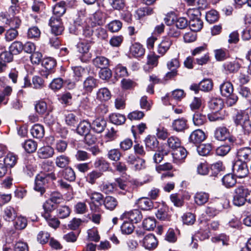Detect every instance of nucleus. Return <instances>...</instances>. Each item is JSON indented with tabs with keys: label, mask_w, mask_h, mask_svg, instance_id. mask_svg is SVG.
Segmentation results:
<instances>
[{
	"label": "nucleus",
	"mask_w": 251,
	"mask_h": 251,
	"mask_svg": "<svg viewBox=\"0 0 251 251\" xmlns=\"http://www.w3.org/2000/svg\"><path fill=\"white\" fill-rule=\"evenodd\" d=\"M56 179L54 174L40 172L37 175L35 180L34 190L42 195L46 191V187L50 180Z\"/></svg>",
	"instance_id": "obj_1"
},
{
	"label": "nucleus",
	"mask_w": 251,
	"mask_h": 251,
	"mask_svg": "<svg viewBox=\"0 0 251 251\" xmlns=\"http://www.w3.org/2000/svg\"><path fill=\"white\" fill-rule=\"evenodd\" d=\"M86 194L90 199V209L93 212H99L100 206L103 202V196L100 193L93 191L91 189L87 190Z\"/></svg>",
	"instance_id": "obj_2"
},
{
	"label": "nucleus",
	"mask_w": 251,
	"mask_h": 251,
	"mask_svg": "<svg viewBox=\"0 0 251 251\" xmlns=\"http://www.w3.org/2000/svg\"><path fill=\"white\" fill-rule=\"evenodd\" d=\"M188 15L190 18L189 26L192 31L197 32L203 26V22L200 17V12L198 9H189Z\"/></svg>",
	"instance_id": "obj_3"
},
{
	"label": "nucleus",
	"mask_w": 251,
	"mask_h": 251,
	"mask_svg": "<svg viewBox=\"0 0 251 251\" xmlns=\"http://www.w3.org/2000/svg\"><path fill=\"white\" fill-rule=\"evenodd\" d=\"M91 44L92 41L90 39L82 40L77 43L76 45L77 51L80 53L83 54V55L80 57L81 61L84 62H86L90 58L88 52L91 46Z\"/></svg>",
	"instance_id": "obj_4"
},
{
	"label": "nucleus",
	"mask_w": 251,
	"mask_h": 251,
	"mask_svg": "<svg viewBox=\"0 0 251 251\" xmlns=\"http://www.w3.org/2000/svg\"><path fill=\"white\" fill-rule=\"evenodd\" d=\"M247 201L245 195V186L240 185L234 190L232 202L237 206L244 205Z\"/></svg>",
	"instance_id": "obj_5"
},
{
	"label": "nucleus",
	"mask_w": 251,
	"mask_h": 251,
	"mask_svg": "<svg viewBox=\"0 0 251 251\" xmlns=\"http://www.w3.org/2000/svg\"><path fill=\"white\" fill-rule=\"evenodd\" d=\"M232 170L235 175L239 178L246 177L249 173L246 163L237 160L233 164Z\"/></svg>",
	"instance_id": "obj_6"
},
{
	"label": "nucleus",
	"mask_w": 251,
	"mask_h": 251,
	"mask_svg": "<svg viewBox=\"0 0 251 251\" xmlns=\"http://www.w3.org/2000/svg\"><path fill=\"white\" fill-rule=\"evenodd\" d=\"M49 25L51 27V32L55 35H60L64 30V27L60 18L51 17L49 21Z\"/></svg>",
	"instance_id": "obj_7"
},
{
	"label": "nucleus",
	"mask_w": 251,
	"mask_h": 251,
	"mask_svg": "<svg viewBox=\"0 0 251 251\" xmlns=\"http://www.w3.org/2000/svg\"><path fill=\"white\" fill-rule=\"evenodd\" d=\"M187 155L186 150L180 146L173 151L172 156L173 161L175 163L178 164L182 162Z\"/></svg>",
	"instance_id": "obj_8"
},
{
	"label": "nucleus",
	"mask_w": 251,
	"mask_h": 251,
	"mask_svg": "<svg viewBox=\"0 0 251 251\" xmlns=\"http://www.w3.org/2000/svg\"><path fill=\"white\" fill-rule=\"evenodd\" d=\"M98 85V80L93 76H89L83 81V89L85 93H91Z\"/></svg>",
	"instance_id": "obj_9"
},
{
	"label": "nucleus",
	"mask_w": 251,
	"mask_h": 251,
	"mask_svg": "<svg viewBox=\"0 0 251 251\" xmlns=\"http://www.w3.org/2000/svg\"><path fill=\"white\" fill-rule=\"evenodd\" d=\"M158 245V241L155 236L152 234L146 235L143 241V246L149 250L155 249Z\"/></svg>",
	"instance_id": "obj_10"
},
{
	"label": "nucleus",
	"mask_w": 251,
	"mask_h": 251,
	"mask_svg": "<svg viewBox=\"0 0 251 251\" xmlns=\"http://www.w3.org/2000/svg\"><path fill=\"white\" fill-rule=\"evenodd\" d=\"M122 217L129 219L134 223L139 222L142 219V213L138 209H134L129 212H126L123 214Z\"/></svg>",
	"instance_id": "obj_11"
},
{
	"label": "nucleus",
	"mask_w": 251,
	"mask_h": 251,
	"mask_svg": "<svg viewBox=\"0 0 251 251\" xmlns=\"http://www.w3.org/2000/svg\"><path fill=\"white\" fill-rule=\"evenodd\" d=\"M237 156L238 161L246 163L251 159V148L250 147L241 148L238 150Z\"/></svg>",
	"instance_id": "obj_12"
},
{
	"label": "nucleus",
	"mask_w": 251,
	"mask_h": 251,
	"mask_svg": "<svg viewBox=\"0 0 251 251\" xmlns=\"http://www.w3.org/2000/svg\"><path fill=\"white\" fill-rule=\"evenodd\" d=\"M205 139L204 132L201 129L194 130L189 136V142L194 144L201 143Z\"/></svg>",
	"instance_id": "obj_13"
},
{
	"label": "nucleus",
	"mask_w": 251,
	"mask_h": 251,
	"mask_svg": "<svg viewBox=\"0 0 251 251\" xmlns=\"http://www.w3.org/2000/svg\"><path fill=\"white\" fill-rule=\"evenodd\" d=\"M223 67L226 74L236 73L241 68V65L238 62L233 61L225 63Z\"/></svg>",
	"instance_id": "obj_14"
},
{
	"label": "nucleus",
	"mask_w": 251,
	"mask_h": 251,
	"mask_svg": "<svg viewBox=\"0 0 251 251\" xmlns=\"http://www.w3.org/2000/svg\"><path fill=\"white\" fill-rule=\"evenodd\" d=\"M172 43L173 41L169 38L163 39L158 46L157 52L161 56L164 55L170 49Z\"/></svg>",
	"instance_id": "obj_15"
},
{
	"label": "nucleus",
	"mask_w": 251,
	"mask_h": 251,
	"mask_svg": "<svg viewBox=\"0 0 251 251\" xmlns=\"http://www.w3.org/2000/svg\"><path fill=\"white\" fill-rule=\"evenodd\" d=\"M37 153L39 158L46 159L52 157L54 153V151L51 147L47 146L40 148Z\"/></svg>",
	"instance_id": "obj_16"
},
{
	"label": "nucleus",
	"mask_w": 251,
	"mask_h": 251,
	"mask_svg": "<svg viewBox=\"0 0 251 251\" xmlns=\"http://www.w3.org/2000/svg\"><path fill=\"white\" fill-rule=\"evenodd\" d=\"M106 126V122L103 119L98 118L94 120L92 125V129L97 133H101Z\"/></svg>",
	"instance_id": "obj_17"
},
{
	"label": "nucleus",
	"mask_w": 251,
	"mask_h": 251,
	"mask_svg": "<svg viewBox=\"0 0 251 251\" xmlns=\"http://www.w3.org/2000/svg\"><path fill=\"white\" fill-rule=\"evenodd\" d=\"M144 53L145 49L139 43H134L130 48V54L135 57H141Z\"/></svg>",
	"instance_id": "obj_18"
},
{
	"label": "nucleus",
	"mask_w": 251,
	"mask_h": 251,
	"mask_svg": "<svg viewBox=\"0 0 251 251\" xmlns=\"http://www.w3.org/2000/svg\"><path fill=\"white\" fill-rule=\"evenodd\" d=\"M2 162L5 164L7 169L13 168L17 163L18 157L12 153H10L2 159H1Z\"/></svg>",
	"instance_id": "obj_19"
},
{
	"label": "nucleus",
	"mask_w": 251,
	"mask_h": 251,
	"mask_svg": "<svg viewBox=\"0 0 251 251\" xmlns=\"http://www.w3.org/2000/svg\"><path fill=\"white\" fill-rule=\"evenodd\" d=\"M111 97V93L106 87L99 89L97 92V99L101 101H106L110 100Z\"/></svg>",
	"instance_id": "obj_20"
},
{
	"label": "nucleus",
	"mask_w": 251,
	"mask_h": 251,
	"mask_svg": "<svg viewBox=\"0 0 251 251\" xmlns=\"http://www.w3.org/2000/svg\"><path fill=\"white\" fill-rule=\"evenodd\" d=\"M2 217L5 221L10 222L17 217V213L13 207L8 206L4 209Z\"/></svg>",
	"instance_id": "obj_21"
},
{
	"label": "nucleus",
	"mask_w": 251,
	"mask_h": 251,
	"mask_svg": "<svg viewBox=\"0 0 251 251\" xmlns=\"http://www.w3.org/2000/svg\"><path fill=\"white\" fill-rule=\"evenodd\" d=\"M103 203L106 209L112 211L118 205V201L115 198L109 196L104 198Z\"/></svg>",
	"instance_id": "obj_22"
},
{
	"label": "nucleus",
	"mask_w": 251,
	"mask_h": 251,
	"mask_svg": "<svg viewBox=\"0 0 251 251\" xmlns=\"http://www.w3.org/2000/svg\"><path fill=\"white\" fill-rule=\"evenodd\" d=\"M224 102L221 99L213 98L209 102V108L216 111H223Z\"/></svg>",
	"instance_id": "obj_23"
},
{
	"label": "nucleus",
	"mask_w": 251,
	"mask_h": 251,
	"mask_svg": "<svg viewBox=\"0 0 251 251\" xmlns=\"http://www.w3.org/2000/svg\"><path fill=\"white\" fill-rule=\"evenodd\" d=\"M172 127L176 131H183L187 127V121L183 118L175 120L173 123Z\"/></svg>",
	"instance_id": "obj_24"
},
{
	"label": "nucleus",
	"mask_w": 251,
	"mask_h": 251,
	"mask_svg": "<svg viewBox=\"0 0 251 251\" xmlns=\"http://www.w3.org/2000/svg\"><path fill=\"white\" fill-rule=\"evenodd\" d=\"M94 167L98 169L99 172H105L109 167V163L103 158H98L94 163Z\"/></svg>",
	"instance_id": "obj_25"
},
{
	"label": "nucleus",
	"mask_w": 251,
	"mask_h": 251,
	"mask_svg": "<svg viewBox=\"0 0 251 251\" xmlns=\"http://www.w3.org/2000/svg\"><path fill=\"white\" fill-rule=\"evenodd\" d=\"M91 125L87 121L83 120L80 122L77 127V133L81 135H84L89 133Z\"/></svg>",
	"instance_id": "obj_26"
},
{
	"label": "nucleus",
	"mask_w": 251,
	"mask_h": 251,
	"mask_svg": "<svg viewBox=\"0 0 251 251\" xmlns=\"http://www.w3.org/2000/svg\"><path fill=\"white\" fill-rule=\"evenodd\" d=\"M209 194L203 192H197L194 197L195 203L199 205H202L206 203L209 200Z\"/></svg>",
	"instance_id": "obj_27"
},
{
	"label": "nucleus",
	"mask_w": 251,
	"mask_h": 251,
	"mask_svg": "<svg viewBox=\"0 0 251 251\" xmlns=\"http://www.w3.org/2000/svg\"><path fill=\"white\" fill-rule=\"evenodd\" d=\"M229 135L228 129L225 127H219L214 132L215 137L218 140L224 141Z\"/></svg>",
	"instance_id": "obj_28"
},
{
	"label": "nucleus",
	"mask_w": 251,
	"mask_h": 251,
	"mask_svg": "<svg viewBox=\"0 0 251 251\" xmlns=\"http://www.w3.org/2000/svg\"><path fill=\"white\" fill-rule=\"evenodd\" d=\"M146 148L155 150L158 147L159 142L154 136L148 135L144 140Z\"/></svg>",
	"instance_id": "obj_29"
},
{
	"label": "nucleus",
	"mask_w": 251,
	"mask_h": 251,
	"mask_svg": "<svg viewBox=\"0 0 251 251\" xmlns=\"http://www.w3.org/2000/svg\"><path fill=\"white\" fill-rule=\"evenodd\" d=\"M137 204L141 209L144 210H149L153 207V202L151 199L147 198L139 199Z\"/></svg>",
	"instance_id": "obj_30"
},
{
	"label": "nucleus",
	"mask_w": 251,
	"mask_h": 251,
	"mask_svg": "<svg viewBox=\"0 0 251 251\" xmlns=\"http://www.w3.org/2000/svg\"><path fill=\"white\" fill-rule=\"evenodd\" d=\"M233 118L236 126H242L249 119V117L244 111L240 110L237 112Z\"/></svg>",
	"instance_id": "obj_31"
},
{
	"label": "nucleus",
	"mask_w": 251,
	"mask_h": 251,
	"mask_svg": "<svg viewBox=\"0 0 251 251\" xmlns=\"http://www.w3.org/2000/svg\"><path fill=\"white\" fill-rule=\"evenodd\" d=\"M30 132L33 137L42 138L45 133L44 128L40 124H35L31 128Z\"/></svg>",
	"instance_id": "obj_32"
},
{
	"label": "nucleus",
	"mask_w": 251,
	"mask_h": 251,
	"mask_svg": "<svg viewBox=\"0 0 251 251\" xmlns=\"http://www.w3.org/2000/svg\"><path fill=\"white\" fill-rule=\"evenodd\" d=\"M220 91L222 96L228 97L233 92V87L230 82H225L220 86Z\"/></svg>",
	"instance_id": "obj_33"
},
{
	"label": "nucleus",
	"mask_w": 251,
	"mask_h": 251,
	"mask_svg": "<svg viewBox=\"0 0 251 251\" xmlns=\"http://www.w3.org/2000/svg\"><path fill=\"white\" fill-rule=\"evenodd\" d=\"M52 11L56 16L55 18H60L66 12L65 2L62 1L56 4L53 7Z\"/></svg>",
	"instance_id": "obj_34"
},
{
	"label": "nucleus",
	"mask_w": 251,
	"mask_h": 251,
	"mask_svg": "<svg viewBox=\"0 0 251 251\" xmlns=\"http://www.w3.org/2000/svg\"><path fill=\"white\" fill-rule=\"evenodd\" d=\"M71 209L68 206H59L56 208V215L60 219H65L69 216Z\"/></svg>",
	"instance_id": "obj_35"
},
{
	"label": "nucleus",
	"mask_w": 251,
	"mask_h": 251,
	"mask_svg": "<svg viewBox=\"0 0 251 251\" xmlns=\"http://www.w3.org/2000/svg\"><path fill=\"white\" fill-rule=\"evenodd\" d=\"M222 183L226 187L230 188L236 184V179L233 175L228 174L223 177Z\"/></svg>",
	"instance_id": "obj_36"
},
{
	"label": "nucleus",
	"mask_w": 251,
	"mask_h": 251,
	"mask_svg": "<svg viewBox=\"0 0 251 251\" xmlns=\"http://www.w3.org/2000/svg\"><path fill=\"white\" fill-rule=\"evenodd\" d=\"M61 173L62 177L69 181H74L75 179V173L71 167L65 168L61 171Z\"/></svg>",
	"instance_id": "obj_37"
},
{
	"label": "nucleus",
	"mask_w": 251,
	"mask_h": 251,
	"mask_svg": "<svg viewBox=\"0 0 251 251\" xmlns=\"http://www.w3.org/2000/svg\"><path fill=\"white\" fill-rule=\"evenodd\" d=\"M55 162L58 167L65 168L69 164L70 159L69 157L66 155H61L56 158Z\"/></svg>",
	"instance_id": "obj_38"
},
{
	"label": "nucleus",
	"mask_w": 251,
	"mask_h": 251,
	"mask_svg": "<svg viewBox=\"0 0 251 251\" xmlns=\"http://www.w3.org/2000/svg\"><path fill=\"white\" fill-rule=\"evenodd\" d=\"M206 121V116L200 112H196L193 115V121L195 126H202Z\"/></svg>",
	"instance_id": "obj_39"
},
{
	"label": "nucleus",
	"mask_w": 251,
	"mask_h": 251,
	"mask_svg": "<svg viewBox=\"0 0 251 251\" xmlns=\"http://www.w3.org/2000/svg\"><path fill=\"white\" fill-rule=\"evenodd\" d=\"M93 64L97 67L102 69L109 65V60L104 56H97L93 60Z\"/></svg>",
	"instance_id": "obj_40"
},
{
	"label": "nucleus",
	"mask_w": 251,
	"mask_h": 251,
	"mask_svg": "<svg viewBox=\"0 0 251 251\" xmlns=\"http://www.w3.org/2000/svg\"><path fill=\"white\" fill-rule=\"evenodd\" d=\"M109 120L115 125H121L125 122L126 117L119 113H113L109 116Z\"/></svg>",
	"instance_id": "obj_41"
},
{
	"label": "nucleus",
	"mask_w": 251,
	"mask_h": 251,
	"mask_svg": "<svg viewBox=\"0 0 251 251\" xmlns=\"http://www.w3.org/2000/svg\"><path fill=\"white\" fill-rule=\"evenodd\" d=\"M22 147L27 152L32 153L36 150L37 144L34 141L29 139L22 144Z\"/></svg>",
	"instance_id": "obj_42"
},
{
	"label": "nucleus",
	"mask_w": 251,
	"mask_h": 251,
	"mask_svg": "<svg viewBox=\"0 0 251 251\" xmlns=\"http://www.w3.org/2000/svg\"><path fill=\"white\" fill-rule=\"evenodd\" d=\"M56 64V61L51 57H47L44 58L42 62V65L44 69L50 71H53V69Z\"/></svg>",
	"instance_id": "obj_43"
},
{
	"label": "nucleus",
	"mask_w": 251,
	"mask_h": 251,
	"mask_svg": "<svg viewBox=\"0 0 251 251\" xmlns=\"http://www.w3.org/2000/svg\"><path fill=\"white\" fill-rule=\"evenodd\" d=\"M214 53L216 59L219 61L225 60L229 57L228 51L226 49L216 50Z\"/></svg>",
	"instance_id": "obj_44"
},
{
	"label": "nucleus",
	"mask_w": 251,
	"mask_h": 251,
	"mask_svg": "<svg viewBox=\"0 0 251 251\" xmlns=\"http://www.w3.org/2000/svg\"><path fill=\"white\" fill-rule=\"evenodd\" d=\"M44 218L46 220L48 225L51 227L56 229L59 227L60 222L55 216H52L51 215L45 214Z\"/></svg>",
	"instance_id": "obj_45"
},
{
	"label": "nucleus",
	"mask_w": 251,
	"mask_h": 251,
	"mask_svg": "<svg viewBox=\"0 0 251 251\" xmlns=\"http://www.w3.org/2000/svg\"><path fill=\"white\" fill-rule=\"evenodd\" d=\"M212 149V146L209 144H201L197 148L198 153L201 156H206L209 154Z\"/></svg>",
	"instance_id": "obj_46"
},
{
	"label": "nucleus",
	"mask_w": 251,
	"mask_h": 251,
	"mask_svg": "<svg viewBox=\"0 0 251 251\" xmlns=\"http://www.w3.org/2000/svg\"><path fill=\"white\" fill-rule=\"evenodd\" d=\"M27 226V220L23 216H18L15 219L14 222V226L17 230H22L25 228Z\"/></svg>",
	"instance_id": "obj_47"
},
{
	"label": "nucleus",
	"mask_w": 251,
	"mask_h": 251,
	"mask_svg": "<svg viewBox=\"0 0 251 251\" xmlns=\"http://www.w3.org/2000/svg\"><path fill=\"white\" fill-rule=\"evenodd\" d=\"M213 243H222L223 246H228L229 245V238L225 234H221L211 238Z\"/></svg>",
	"instance_id": "obj_48"
},
{
	"label": "nucleus",
	"mask_w": 251,
	"mask_h": 251,
	"mask_svg": "<svg viewBox=\"0 0 251 251\" xmlns=\"http://www.w3.org/2000/svg\"><path fill=\"white\" fill-rule=\"evenodd\" d=\"M226 116V113L225 111H216L209 114L208 115V118L209 121L211 122H215L216 121H219L223 120Z\"/></svg>",
	"instance_id": "obj_49"
},
{
	"label": "nucleus",
	"mask_w": 251,
	"mask_h": 251,
	"mask_svg": "<svg viewBox=\"0 0 251 251\" xmlns=\"http://www.w3.org/2000/svg\"><path fill=\"white\" fill-rule=\"evenodd\" d=\"M105 15L101 11H98L93 15V21L98 25H102L105 22Z\"/></svg>",
	"instance_id": "obj_50"
},
{
	"label": "nucleus",
	"mask_w": 251,
	"mask_h": 251,
	"mask_svg": "<svg viewBox=\"0 0 251 251\" xmlns=\"http://www.w3.org/2000/svg\"><path fill=\"white\" fill-rule=\"evenodd\" d=\"M167 145L173 151L181 146L180 139L176 136L169 137L167 140Z\"/></svg>",
	"instance_id": "obj_51"
},
{
	"label": "nucleus",
	"mask_w": 251,
	"mask_h": 251,
	"mask_svg": "<svg viewBox=\"0 0 251 251\" xmlns=\"http://www.w3.org/2000/svg\"><path fill=\"white\" fill-rule=\"evenodd\" d=\"M23 45L19 41H15L9 47V50L13 54H18L23 50Z\"/></svg>",
	"instance_id": "obj_52"
},
{
	"label": "nucleus",
	"mask_w": 251,
	"mask_h": 251,
	"mask_svg": "<svg viewBox=\"0 0 251 251\" xmlns=\"http://www.w3.org/2000/svg\"><path fill=\"white\" fill-rule=\"evenodd\" d=\"M66 124L69 126L75 127L78 122V119L76 116L72 113H68L65 115Z\"/></svg>",
	"instance_id": "obj_53"
},
{
	"label": "nucleus",
	"mask_w": 251,
	"mask_h": 251,
	"mask_svg": "<svg viewBox=\"0 0 251 251\" xmlns=\"http://www.w3.org/2000/svg\"><path fill=\"white\" fill-rule=\"evenodd\" d=\"M143 227L147 230H151L156 226V221L154 218L149 217L144 220L143 222Z\"/></svg>",
	"instance_id": "obj_54"
},
{
	"label": "nucleus",
	"mask_w": 251,
	"mask_h": 251,
	"mask_svg": "<svg viewBox=\"0 0 251 251\" xmlns=\"http://www.w3.org/2000/svg\"><path fill=\"white\" fill-rule=\"evenodd\" d=\"M102 176V173L98 171H93L87 174L86 178V181L93 184L95 183L97 179L100 178Z\"/></svg>",
	"instance_id": "obj_55"
},
{
	"label": "nucleus",
	"mask_w": 251,
	"mask_h": 251,
	"mask_svg": "<svg viewBox=\"0 0 251 251\" xmlns=\"http://www.w3.org/2000/svg\"><path fill=\"white\" fill-rule=\"evenodd\" d=\"M107 156L111 161H118L121 158V153L118 149H113L108 151Z\"/></svg>",
	"instance_id": "obj_56"
},
{
	"label": "nucleus",
	"mask_w": 251,
	"mask_h": 251,
	"mask_svg": "<svg viewBox=\"0 0 251 251\" xmlns=\"http://www.w3.org/2000/svg\"><path fill=\"white\" fill-rule=\"evenodd\" d=\"M213 83L211 79H204L200 83V90L204 92H208L212 90Z\"/></svg>",
	"instance_id": "obj_57"
},
{
	"label": "nucleus",
	"mask_w": 251,
	"mask_h": 251,
	"mask_svg": "<svg viewBox=\"0 0 251 251\" xmlns=\"http://www.w3.org/2000/svg\"><path fill=\"white\" fill-rule=\"evenodd\" d=\"M182 221L184 224L192 225L196 221L195 215L190 212H187L182 216Z\"/></svg>",
	"instance_id": "obj_58"
},
{
	"label": "nucleus",
	"mask_w": 251,
	"mask_h": 251,
	"mask_svg": "<svg viewBox=\"0 0 251 251\" xmlns=\"http://www.w3.org/2000/svg\"><path fill=\"white\" fill-rule=\"evenodd\" d=\"M134 226L133 224L128 222H124L121 226V230L122 233L125 234H130L134 230Z\"/></svg>",
	"instance_id": "obj_59"
},
{
	"label": "nucleus",
	"mask_w": 251,
	"mask_h": 251,
	"mask_svg": "<svg viewBox=\"0 0 251 251\" xmlns=\"http://www.w3.org/2000/svg\"><path fill=\"white\" fill-rule=\"evenodd\" d=\"M122 27V23L119 20H114L107 25L108 29L111 32L119 31Z\"/></svg>",
	"instance_id": "obj_60"
},
{
	"label": "nucleus",
	"mask_w": 251,
	"mask_h": 251,
	"mask_svg": "<svg viewBox=\"0 0 251 251\" xmlns=\"http://www.w3.org/2000/svg\"><path fill=\"white\" fill-rule=\"evenodd\" d=\"M63 85V80L60 77L53 79L50 83L49 87L52 90L55 91L60 89Z\"/></svg>",
	"instance_id": "obj_61"
},
{
	"label": "nucleus",
	"mask_w": 251,
	"mask_h": 251,
	"mask_svg": "<svg viewBox=\"0 0 251 251\" xmlns=\"http://www.w3.org/2000/svg\"><path fill=\"white\" fill-rule=\"evenodd\" d=\"M32 87L36 89H41L44 86V80L39 76L35 75L32 79Z\"/></svg>",
	"instance_id": "obj_62"
},
{
	"label": "nucleus",
	"mask_w": 251,
	"mask_h": 251,
	"mask_svg": "<svg viewBox=\"0 0 251 251\" xmlns=\"http://www.w3.org/2000/svg\"><path fill=\"white\" fill-rule=\"evenodd\" d=\"M205 18L209 23H213L217 21L219 19L218 13L215 10H211L206 13Z\"/></svg>",
	"instance_id": "obj_63"
},
{
	"label": "nucleus",
	"mask_w": 251,
	"mask_h": 251,
	"mask_svg": "<svg viewBox=\"0 0 251 251\" xmlns=\"http://www.w3.org/2000/svg\"><path fill=\"white\" fill-rule=\"evenodd\" d=\"M110 5L115 10H122L125 6V0H108Z\"/></svg>",
	"instance_id": "obj_64"
}]
</instances>
